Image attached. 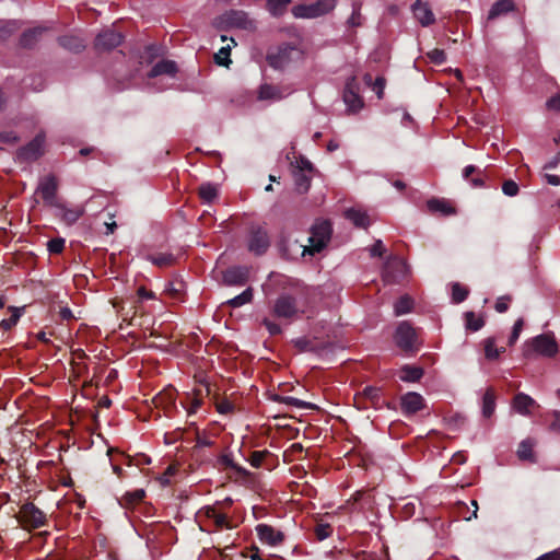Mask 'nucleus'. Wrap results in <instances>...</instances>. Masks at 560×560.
Wrapping results in <instances>:
<instances>
[{
    "instance_id": "nucleus-1",
    "label": "nucleus",
    "mask_w": 560,
    "mask_h": 560,
    "mask_svg": "<svg viewBox=\"0 0 560 560\" xmlns=\"http://www.w3.org/2000/svg\"><path fill=\"white\" fill-rule=\"evenodd\" d=\"M295 289L298 296L282 293L277 298L272 307V314L276 317L291 319L299 313H304V305L308 303L312 289L300 283L295 284Z\"/></svg>"
},
{
    "instance_id": "nucleus-25",
    "label": "nucleus",
    "mask_w": 560,
    "mask_h": 560,
    "mask_svg": "<svg viewBox=\"0 0 560 560\" xmlns=\"http://www.w3.org/2000/svg\"><path fill=\"white\" fill-rule=\"evenodd\" d=\"M61 47L69 51L80 52L85 48V42L78 35H63L58 37Z\"/></svg>"
},
{
    "instance_id": "nucleus-42",
    "label": "nucleus",
    "mask_w": 560,
    "mask_h": 560,
    "mask_svg": "<svg viewBox=\"0 0 560 560\" xmlns=\"http://www.w3.org/2000/svg\"><path fill=\"white\" fill-rule=\"evenodd\" d=\"M279 400L288 406H292V407H295V408H299V409H313L315 408V406L312 404V402H306V401H303L299 398H295V397H291V396H285V397H281L279 398Z\"/></svg>"
},
{
    "instance_id": "nucleus-41",
    "label": "nucleus",
    "mask_w": 560,
    "mask_h": 560,
    "mask_svg": "<svg viewBox=\"0 0 560 560\" xmlns=\"http://www.w3.org/2000/svg\"><path fill=\"white\" fill-rule=\"evenodd\" d=\"M465 318H466V328L471 331H478L485 325L483 319L480 317H476L474 312H467L465 314Z\"/></svg>"
},
{
    "instance_id": "nucleus-56",
    "label": "nucleus",
    "mask_w": 560,
    "mask_h": 560,
    "mask_svg": "<svg viewBox=\"0 0 560 560\" xmlns=\"http://www.w3.org/2000/svg\"><path fill=\"white\" fill-rule=\"evenodd\" d=\"M511 301V296L510 295H503V296H500L497 299V302H495V311L499 312V313H504L508 311L509 308V303Z\"/></svg>"
},
{
    "instance_id": "nucleus-36",
    "label": "nucleus",
    "mask_w": 560,
    "mask_h": 560,
    "mask_svg": "<svg viewBox=\"0 0 560 560\" xmlns=\"http://www.w3.org/2000/svg\"><path fill=\"white\" fill-rule=\"evenodd\" d=\"M252 300H253V289L247 288L241 294L226 301V304L233 308H237V307H241V306L252 302Z\"/></svg>"
},
{
    "instance_id": "nucleus-49",
    "label": "nucleus",
    "mask_w": 560,
    "mask_h": 560,
    "mask_svg": "<svg viewBox=\"0 0 560 560\" xmlns=\"http://www.w3.org/2000/svg\"><path fill=\"white\" fill-rule=\"evenodd\" d=\"M429 59L435 65H442L446 61V54L442 49H433L428 52Z\"/></svg>"
},
{
    "instance_id": "nucleus-8",
    "label": "nucleus",
    "mask_w": 560,
    "mask_h": 560,
    "mask_svg": "<svg viewBox=\"0 0 560 560\" xmlns=\"http://www.w3.org/2000/svg\"><path fill=\"white\" fill-rule=\"evenodd\" d=\"M270 246V237L267 230L260 225L249 228L247 247L256 256L264 255Z\"/></svg>"
},
{
    "instance_id": "nucleus-57",
    "label": "nucleus",
    "mask_w": 560,
    "mask_h": 560,
    "mask_svg": "<svg viewBox=\"0 0 560 560\" xmlns=\"http://www.w3.org/2000/svg\"><path fill=\"white\" fill-rule=\"evenodd\" d=\"M218 511L213 506H203L198 511L197 516L201 520L202 517L207 520L213 521V517L217 515Z\"/></svg>"
},
{
    "instance_id": "nucleus-62",
    "label": "nucleus",
    "mask_w": 560,
    "mask_h": 560,
    "mask_svg": "<svg viewBox=\"0 0 560 560\" xmlns=\"http://www.w3.org/2000/svg\"><path fill=\"white\" fill-rule=\"evenodd\" d=\"M234 409V406L229 400H221L217 404V410L218 412L222 415L231 413Z\"/></svg>"
},
{
    "instance_id": "nucleus-39",
    "label": "nucleus",
    "mask_w": 560,
    "mask_h": 560,
    "mask_svg": "<svg viewBox=\"0 0 560 560\" xmlns=\"http://www.w3.org/2000/svg\"><path fill=\"white\" fill-rule=\"evenodd\" d=\"M199 195L206 202H211L218 195V189L210 183L202 184L199 188Z\"/></svg>"
},
{
    "instance_id": "nucleus-34",
    "label": "nucleus",
    "mask_w": 560,
    "mask_h": 560,
    "mask_svg": "<svg viewBox=\"0 0 560 560\" xmlns=\"http://www.w3.org/2000/svg\"><path fill=\"white\" fill-rule=\"evenodd\" d=\"M534 442L530 439L523 440L517 448V456L521 460L534 462L533 454Z\"/></svg>"
},
{
    "instance_id": "nucleus-51",
    "label": "nucleus",
    "mask_w": 560,
    "mask_h": 560,
    "mask_svg": "<svg viewBox=\"0 0 560 560\" xmlns=\"http://www.w3.org/2000/svg\"><path fill=\"white\" fill-rule=\"evenodd\" d=\"M523 325H524L523 318H518L514 323L511 336L509 338V345H513V343H515L517 341V339H518V337H520V335L522 332Z\"/></svg>"
},
{
    "instance_id": "nucleus-55",
    "label": "nucleus",
    "mask_w": 560,
    "mask_h": 560,
    "mask_svg": "<svg viewBox=\"0 0 560 560\" xmlns=\"http://www.w3.org/2000/svg\"><path fill=\"white\" fill-rule=\"evenodd\" d=\"M220 462L225 467L232 468V469H234V470H236L238 472H242V474H246V470L244 468L240 467L238 465H236L233 462V458L231 457V455H222L221 458H220Z\"/></svg>"
},
{
    "instance_id": "nucleus-40",
    "label": "nucleus",
    "mask_w": 560,
    "mask_h": 560,
    "mask_svg": "<svg viewBox=\"0 0 560 560\" xmlns=\"http://www.w3.org/2000/svg\"><path fill=\"white\" fill-rule=\"evenodd\" d=\"M185 290V282L180 279H175L170 281L165 285V292H167L172 298H179L180 293Z\"/></svg>"
},
{
    "instance_id": "nucleus-52",
    "label": "nucleus",
    "mask_w": 560,
    "mask_h": 560,
    "mask_svg": "<svg viewBox=\"0 0 560 560\" xmlns=\"http://www.w3.org/2000/svg\"><path fill=\"white\" fill-rule=\"evenodd\" d=\"M268 454V451H256L253 452L249 457V463L253 467L259 468L261 466V463L265 458V456Z\"/></svg>"
},
{
    "instance_id": "nucleus-20",
    "label": "nucleus",
    "mask_w": 560,
    "mask_h": 560,
    "mask_svg": "<svg viewBox=\"0 0 560 560\" xmlns=\"http://www.w3.org/2000/svg\"><path fill=\"white\" fill-rule=\"evenodd\" d=\"M400 406L405 415H415L424 408V399L420 394L409 392L401 396Z\"/></svg>"
},
{
    "instance_id": "nucleus-23",
    "label": "nucleus",
    "mask_w": 560,
    "mask_h": 560,
    "mask_svg": "<svg viewBox=\"0 0 560 560\" xmlns=\"http://www.w3.org/2000/svg\"><path fill=\"white\" fill-rule=\"evenodd\" d=\"M536 406L535 399L525 393L516 394L512 401V408L522 416H529L530 409Z\"/></svg>"
},
{
    "instance_id": "nucleus-5",
    "label": "nucleus",
    "mask_w": 560,
    "mask_h": 560,
    "mask_svg": "<svg viewBox=\"0 0 560 560\" xmlns=\"http://www.w3.org/2000/svg\"><path fill=\"white\" fill-rule=\"evenodd\" d=\"M301 49L289 43L280 45L276 51L268 52L267 61L273 69H283L290 62L301 59Z\"/></svg>"
},
{
    "instance_id": "nucleus-14",
    "label": "nucleus",
    "mask_w": 560,
    "mask_h": 560,
    "mask_svg": "<svg viewBox=\"0 0 560 560\" xmlns=\"http://www.w3.org/2000/svg\"><path fill=\"white\" fill-rule=\"evenodd\" d=\"M122 35L113 30L106 28L102 31L95 38V48L100 51L110 50L118 47L122 42Z\"/></svg>"
},
{
    "instance_id": "nucleus-54",
    "label": "nucleus",
    "mask_w": 560,
    "mask_h": 560,
    "mask_svg": "<svg viewBox=\"0 0 560 560\" xmlns=\"http://www.w3.org/2000/svg\"><path fill=\"white\" fill-rule=\"evenodd\" d=\"M361 24H362V18H361L360 9L354 7L352 14L347 20V25L349 27H357V26H360Z\"/></svg>"
},
{
    "instance_id": "nucleus-45",
    "label": "nucleus",
    "mask_w": 560,
    "mask_h": 560,
    "mask_svg": "<svg viewBox=\"0 0 560 560\" xmlns=\"http://www.w3.org/2000/svg\"><path fill=\"white\" fill-rule=\"evenodd\" d=\"M468 295V291L459 283H454L452 287V300L454 303L463 302Z\"/></svg>"
},
{
    "instance_id": "nucleus-9",
    "label": "nucleus",
    "mask_w": 560,
    "mask_h": 560,
    "mask_svg": "<svg viewBox=\"0 0 560 560\" xmlns=\"http://www.w3.org/2000/svg\"><path fill=\"white\" fill-rule=\"evenodd\" d=\"M54 215L63 224L71 226L79 221L85 213L84 206H69L67 202L60 200L52 207Z\"/></svg>"
},
{
    "instance_id": "nucleus-28",
    "label": "nucleus",
    "mask_w": 560,
    "mask_h": 560,
    "mask_svg": "<svg viewBox=\"0 0 560 560\" xmlns=\"http://www.w3.org/2000/svg\"><path fill=\"white\" fill-rule=\"evenodd\" d=\"M45 31L46 28L38 26L23 32L20 38L21 46L25 48H32L38 42Z\"/></svg>"
},
{
    "instance_id": "nucleus-35",
    "label": "nucleus",
    "mask_w": 560,
    "mask_h": 560,
    "mask_svg": "<svg viewBox=\"0 0 560 560\" xmlns=\"http://www.w3.org/2000/svg\"><path fill=\"white\" fill-rule=\"evenodd\" d=\"M147 260L152 262L158 267H166L174 262L175 258L172 254L168 253H159V254H150L147 255Z\"/></svg>"
},
{
    "instance_id": "nucleus-64",
    "label": "nucleus",
    "mask_w": 560,
    "mask_h": 560,
    "mask_svg": "<svg viewBox=\"0 0 560 560\" xmlns=\"http://www.w3.org/2000/svg\"><path fill=\"white\" fill-rule=\"evenodd\" d=\"M536 560H560V551L553 550V551L547 552V553L538 557Z\"/></svg>"
},
{
    "instance_id": "nucleus-17",
    "label": "nucleus",
    "mask_w": 560,
    "mask_h": 560,
    "mask_svg": "<svg viewBox=\"0 0 560 560\" xmlns=\"http://www.w3.org/2000/svg\"><path fill=\"white\" fill-rule=\"evenodd\" d=\"M178 72V66L175 61L168 59L159 60L148 72L149 79H155L162 75L174 79Z\"/></svg>"
},
{
    "instance_id": "nucleus-32",
    "label": "nucleus",
    "mask_w": 560,
    "mask_h": 560,
    "mask_svg": "<svg viewBox=\"0 0 560 560\" xmlns=\"http://www.w3.org/2000/svg\"><path fill=\"white\" fill-rule=\"evenodd\" d=\"M292 0H267V10L273 18L282 16Z\"/></svg>"
},
{
    "instance_id": "nucleus-48",
    "label": "nucleus",
    "mask_w": 560,
    "mask_h": 560,
    "mask_svg": "<svg viewBox=\"0 0 560 560\" xmlns=\"http://www.w3.org/2000/svg\"><path fill=\"white\" fill-rule=\"evenodd\" d=\"M518 185L512 179L505 180L502 185V191L505 196L514 197L518 194Z\"/></svg>"
},
{
    "instance_id": "nucleus-22",
    "label": "nucleus",
    "mask_w": 560,
    "mask_h": 560,
    "mask_svg": "<svg viewBox=\"0 0 560 560\" xmlns=\"http://www.w3.org/2000/svg\"><path fill=\"white\" fill-rule=\"evenodd\" d=\"M290 93H291L290 91L284 90L277 85L262 84V85H260L259 91H258V100L277 102V101L284 98Z\"/></svg>"
},
{
    "instance_id": "nucleus-37",
    "label": "nucleus",
    "mask_w": 560,
    "mask_h": 560,
    "mask_svg": "<svg viewBox=\"0 0 560 560\" xmlns=\"http://www.w3.org/2000/svg\"><path fill=\"white\" fill-rule=\"evenodd\" d=\"M412 305L413 301L408 295L399 298L394 304L395 315L400 316L411 312Z\"/></svg>"
},
{
    "instance_id": "nucleus-59",
    "label": "nucleus",
    "mask_w": 560,
    "mask_h": 560,
    "mask_svg": "<svg viewBox=\"0 0 560 560\" xmlns=\"http://www.w3.org/2000/svg\"><path fill=\"white\" fill-rule=\"evenodd\" d=\"M176 472L175 466H168L165 470V472L159 477V481L163 487H166L171 483V477L174 476Z\"/></svg>"
},
{
    "instance_id": "nucleus-6",
    "label": "nucleus",
    "mask_w": 560,
    "mask_h": 560,
    "mask_svg": "<svg viewBox=\"0 0 560 560\" xmlns=\"http://www.w3.org/2000/svg\"><path fill=\"white\" fill-rule=\"evenodd\" d=\"M337 0H317L310 4H296L292 8V14L295 19H316L323 16L335 9Z\"/></svg>"
},
{
    "instance_id": "nucleus-58",
    "label": "nucleus",
    "mask_w": 560,
    "mask_h": 560,
    "mask_svg": "<svg viewBox=\"0 0 560 560\" xmlns=\"http://www.w3.org/2000/svg\"><path fill=\"white\" fill-rule=\"evenodd\" d=\"M18 141H19V136L14 131H12V130L0 131V142L12 144Z\"/></svg>"
},
{
    "instance_id": "nucleus-30",
    "label": "nucleus",
    "mask_w": 560,
    "mask_h": 560,
    "mask_svg": "<svg viewBox=\"0 0 560 560\" xmlns=\"http://www.w3.org/2000/svg\"><path fill=\"white\" fill-rule=\"evenodd\" d=\"M361 395L374 409H378L385 404L381 397V388L378 387L366 386Z\"/></svg>"
},
{
    "instance_id": "nucleus-19",
    "label": "nucleus",
    "mask_w": 560,
    "mask_h": 560,
    "mask_svg": "<svg viewBox=\"0 0 560 560\" xmlns=\"http://www.w3.org/2000/svg\"><path fill=\"white\" fill-rule=\"evenodd\" d=\"M411 11L413 13L415 19L421 24L423 27H428L435 22V15L432 12L430 5L427 2H422L421 0H417L411 5Z\"/></svg>"
},
{
    "instance_id": "nucleus-38",
    "label": "nucleus",
    "mask_w": 560,
    "mask_h": 560,
    "mask_svg": "<svg viewBox=\"0 0 560 560\" xmlns=\"http://www.w3.org/2000/svg\"><path fill=\"white\" fill-rule=\"evenodd\" d=\"M504 352V348H497L493 338H488L485 341V354L489 360H495Z\"/></svg>"
},
{
    "instance_id": "nucleus-33",
    "label": "nucleus",
    "mask_w": 560,
    "mask_h": 560,
    "mask_svg": "<svg viewBox=\"0 0 560 560\" xmlns=\"http://www.w3.org/2000/svg\"><path fill=\"white\" fill-rule=\"evenodd\" d=\"M293 178L296 190L301 194L306 192L311 185V176L310 173H305L302 171H293Z\"/></svg>"
},
{
    "instance_id": "nucleus-46",
    "label": "nucleus",
    "mask_w": 560,
    "mask_h": 560,
    "mask_svg": "<svg viewBox=\"0 0 560 560\" xmlns=\"http://www.w3.org/2000/svg\"><path fill=\"white\" fill-rule=\"evenodd\" d=\"M65 243L62 237L51 238L47 242V250L50 254H60L65 248Z\"/></svg>"
},
{
    "instance_id": "nucleus-29",
    "label": "nucleus",
    "mask_w": 560,
    "mask_h": 560,
    "mask_svg": "<svg viewBox=\"0 0 560 560\" xmlns=\"http://www.w3.org/2000/svg\"><path fill=\"white\" fill-rule=\"evenodd\" d=\"M423 376V370L419 366L405 364L399 371V378L402 382L415 383Z\"/></svg>"
},
{
    "instance_id": "nucleus-15",
    "label": "nucleus",
    "mask_w": 560,
    "mask_h": 560,
    "mask_svg": "<svg viewBox=\"0 0 560 560\" xmlns=\"http://www.w3.org/2000/svg\"><path fill=\"white\" fill-rule=\"evenodd\" d=\"M395 340L399 348L412 349L416 340L415 329L407 322L400 323L396 329Z\"/></svg>"
},
{
    "instance_id": "nucleus-12",
    "label": "nucleus",
    "mask_w": 560,
    "mask_h": 560,
    "mask_svg": "<svg viewBox=\"0 0 560 560\" xmlns=\"http://www.w3.org/2000/svg\"><path fill=\"white\" fill-rule=\"evenodd\" d=\"M58 183L54 175L40 178L36 192L40 194L45 206L52 208L61 199L57 197Z\"/></svg>"
},
{
    "instance_id": "nucleus-61",
    "label": "nucleus",
    "mask_w": 560,
    "mask_h": 560,
    "mask_svg": "<svg viewBox=\"0 0 560 560\" xmlns=\"http://www.w3.org/2000/svg\"><path fill=\"white\" fill-rule=\"evenodd\" d=\"M294 171H302L311 174L313 171V165L308 160L301 158L296 161V167Z\"/></svg>"
},
{
    "instance_id": "nucleus-18",
    "label": "nucleus",
    "mask_w": 560,
    "mask_h": 560,
    "mask_svg": "<svg viewBox=\"0 0 560 560\" xmlns=\"http://www.w3.org/2000/svg\"><path fill=\"white\" fill-rule=\"evenodd\" d=\"M256 532L259 539L271 547L280 545L284 539L282 532L277 530L267 524H258L256 526Z\"/></svg>"
},
{
    "instance_id": "nucleus-43",
    "label": "nucleus",
    "mask_w": 560,
    "mask_h": 560,
    "mask_svg": "<svg viewBox=\"0 0 560 560\" xmlns=\"http://www.w3.org/2000/svg\"><path fill=\"white\" fill-rule=\"evenodd\" d=\"M231 46L226 45L221 47L219 51L214 55V61L219 66L228 67L231 63L230 59Z\"/></svg>"
},
{
    "instance_id": "nucleus-10",
    "label": "nucleus",
    "mask_w": 560,
    "mask_h": 560,
    "mask_svg": "<svg viewBox=\"0 0 560 560\" xmlns=\"http://www.w3.org/2000/svg\"><path fill=\"white\" fill-rule=\"evenodd\" d=\"M360 84L354 77L347 80L342 98L349 113H358L362 109L364 103L359 94Z\"/></svg>"
},
{
    "instance_id": "nucleus-50",
    "label": "nucleus",
    "mask_w": 560,
    "mask_h": 560,
    "mask_svg": "<svg viewBox=\"0 0 560 560\" xmlns=\"http://www.w3.org/2000/svg\"><path fill=\"white\" fill-rule=\"evenodd\" d=\"M331 532L332 529L329 524H318L315 527L316 538L320 541L328 538L331 535Z\"/></svg>"
},
{
    "instance_id": "nucleus-44",
    "label": "nucleus",
    "mask_w": 560,
    "mask_h": 560,
    "mask_svg": "<svg viewBox=\"0 0 560 560\" xmlns=\"http://www.w3.org/2000/svg\"><path fill=\"white\" fill-rule=\"evenodd\" d=\"M19 28L16 21H4L0 23V39H5Z\"/></svg>"
},
{
    "instance_id": "nucleus-21",
    "label": "nucleus",
    "mask_w": 560,
    "mask_h": 560,
    "mask_svg": "<svg viewBox=\"0 0 560 560\" xmlns=\"http://www.w3.org/2000/svg\"><path fill=\"white\" fill-rule=\"evenodd\" d=\"M249 270L247 267L233 266L223 272V282L226 285H243L248 280Z\"/></svg>"
},
{
    "instance_id": "nucleus-11",
    "label": "nucleus",
    "mask_w": 560,
    "mask_h": 560,
    "mask_svg": "<svg viewBox=\"0 0 560 560\" xmlns=\"http://www.w3.org/2000/svg\"><path fill=\"white\" fill-rule=\"evenodd\" d=\"M45 135L38 133L26 145L20 148L16 152L19 162H33L44 153Z\"/></svg>"
},
{
    "instance_id": "nucleus-63",
    "label": "nucleus",
    "mask_w": 560,
    "mask_h": 560,
    "mask_svg": "<svg viewBox=\"0 0 560 560\" xmlns=\"http://www.w3.org/2000/svg\"><path fill=\"white\" fill-rule=\"evenodd\" d=\"M547 108L551 110H560V94H557L547 101Z\"/></svg>"
},
{
    "instance_id": "nucleus-4",
    "label": "nucleus",
    "mask_w": 560,
    "mask_h": 560,
    "mask_svg": "<svg viewBox=\"0 0 560 560\" xmlns=\"http://www.w3.org/2000/svg\"><path fill=\"white\" fill-rule=\"evenodd\" d=\"M559 347L552 332L538 335L525 343L524 355L529 358L533 353L546 358H553Z\"/></svg>"
},
{
    "instance_id": "nucleus-24",
    "label": "nucleus",
    "mask_w": 560,
    "mask_h": 560,
    "mask_svg": "<svg viewBox=\"0 0 560 560\" xmlns=\"http://www.w3.org/2000/svg\"><path fill=\"white\" fill-rule=\"evenodd\" d=\"M345 215L358 228L366 229L371 224V220L366 211L361 208H349L346 210Z\"/></svg>"
},
{
    "instance_id": "nucleus-53",
    "label": "nucleus",
    "mask_w": 560,
    "mask_h": 560,
    "mask_svg": "<svg viewBox=\"0 0 560 560\" xmlns=\"http://www.w3.org/2000/svg\"><path fill=\"white\" fill-rule=\"evenodd\" d=\"M145 495V492L143 489H136L131 492H127L125 494V499L129 502V503H137V502H140Z\"/></svg>"
},
{
    "instance_id": "nucleus-31",
    "label": "nucleus",
    "mask_w": 560,
    "mask_h": 560,
    "mask_svg": "<svg viewBox=\"0 0 560 560\" xmlns=\"http://www.w3.org/2000/svg\"><path fill=\"white\" fill-rule=\"evenodd\" d=\"M495 410V395L492 388H488L482 396L481 411L485 418H490Z\"/></svg>"
},
{
    "instance_id": "nucleus-3",
    "label": "nucleus",
    "mask_w": 560,
    "mask_h": 560,
    "mask_svg": "<svg viewBox=\"0 0 560 560\" xmlns=\"http://www.w3.org/2000/svg\"><path fill=\"white\" fill-rule=\"evenodd\" d=\"M277 248L281 257L289 260H296L307 256L311 257L308 245L300 243L284 229H282L279 233Z\"/></svg>"
},
{
    "instance_id": "nucleus-26",
    "label": "nucleus",
    "mask_w": 560,
    "mask_h": 560,
    "mask_svg": "<svg viewBox=\"0 0 560 560\" xmlns=\"http://www.w3.org/2000/svg\"><path fill=\"white\" fill-rule=\"evenodd\" d=\"M427 207L431 213H440L444 217L455 213V209L452 207V205L444 199L432 198L428 200Z\"/></svg>"
},
{
    "instance_id": "nucleus-47",
    "label": "nucleus",
    "mask_w": 560,
    "mask_h": 560,
    "mask_svg": "<svg viewBox=\"0 0 560 560\" xmlns=\"http://www.w3.org/2000/svg\"><path fill=\"white\" fill-rule=\"evenodd\" d=\"M21 314L18 310H13V314L9 318L1 320L0 326L3 330H10L19 322Z\"/></svg>"
},
{
    "instance_id": "nucleus-60",
    "label": "nucleus",
    "mask_w": 560,
    "mask_h": 560,
    "mask_svg": "<svg viewBox=\"0 0 560 560\" xmlns=\"http://www.w3.org/2000/svg\"><path fill=\"white\" fill-rule=\"evenodd\" d=\"M262 325L266 327V329L269 331L270 335H279L281 332V327L277 323L270 320L269 318H265L262 320Z\"/></svg>"
},
{
    "instance_id": "nucleus-7",
    "label": "nucleus",
    "mask_w": 560,
    "mask_h": 560,
    "mask_svg": "<svg viewBox=\"0 0 560 560\" xmlns=\"http://www.w3.org/2000/svg\"><path fill=\"white\" fill-rule=\"evenodd\" d=\"M409 272L407 262L398 256H389L384 262L382 277L387 283H396L405 279Z\"/></svg>"
},
{
    "instance_id": "nucleus-27",
    "label": "nucleus",
    "mask_w": 560,
    "mask_h": 560,
    "mask_svg": "<svg viewBox=\"0 0 560 560\" xmlns=\"http://www.w3.org/2000/svg\"><path fill=\"white\" fill-rule=\"evenodd\" d=\"M515 5L513 0H499L492 4L488 12V20H494L501 15L514 11Z\"/></svg>"
},
{
    "instance_id": "nucleus-2",
    "label": "nucleus",
    "mask_w": 560,
    "mask_h": 560,
    "mask_svg": "<svg viewBox=\"0 0 560 560\" xmlns=\"http://www.w3.org/2000/svg\"><path fill=\"white\" fill-rule=\"evenodd\" d=\"M332 235V225L330 221L317 219L310 228L308 247L311 257L323 252L329 244Z\"/></svg>"
},
{
    "instance_id": "nucleus-13",
    "label": "nucleus",
    "mask_w": 560,
    "mask_h": 560,
    "mask_svg": "<svg viewBox=\"0 0 560 560\" xmlns=\"http://www.w3.org/2000/svg\"><path fill=\"white\" fill-rule=\"evenodd\" d=\"M224 22L231 27H237L245 31H254L256 23L247 12L242 10H231L224 14Z\"/></svg>"
},
{
    "instance_id": "nucleus-16",
    "label": "nucleus",
    "mask_w": 560,
    "mask_h": 560,
    "mask_svg": "<svg viewBox=\"0 0 560 560\" xmlns=\"http://www.w3.org/2000/svg\"><path fill=\"white\" fill-rule=\"evenodd\" d=\"M21 518L25 524L35 528L45 524V514L33 503H26L22 506Z\"/></svg>"
}]
</instances>
